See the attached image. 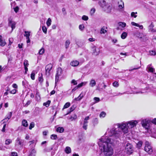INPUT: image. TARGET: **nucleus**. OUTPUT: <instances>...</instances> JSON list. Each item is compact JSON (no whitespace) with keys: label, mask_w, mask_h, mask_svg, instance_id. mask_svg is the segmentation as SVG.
<instances>
[{"label":"nucleus","mask_w":156,"mask_h":156,"mask_svg":"<svg viewBox=\"0 0 156 156\" xmlns=\"http://www.w3.org/2000/svg\"><path fill=\"white\" fill-rule=\"evenodd\" d=\"M43 75L41 74L40 76L39 77L38 80L40 83H41L43 81Z\"/></svg>","instance_id":"40"},{"label":"nucleus","mask_w":156,"mask_h":156,"mask_svg":"<svg viewBox=\"0 0 156 156\" xmlns=\"http://www.w3.org/2000/svg\"><path fill=\"white\" fill-rule=\"evenodd\" d=\"M92 51L93 54L95 55H98L99 53L100 50L99 48L95 46L92 48Z\"/></svg>","instance_id":"12"},{"label":"nucleus","mask_w":156,"mask_h":156,"mask_svg":"<svg viewBox=\"0 0 156 156\" xmlns=\"http://www.w3.org/2000/svg\"><path fill=\"white\" fill-rule=\"evenodd\" d=\"M25 34H24V36L26 37V38H29V37L30 35V32L29 31H25Z\"/></svg>","instance_id":"29"},{"label":"nucleus","mask_w":156,"mask_h":156,"mask_svg":"<svg viewBox=\"0 0 156 156\" xmlns=\"http://www.w3.org/2000/svg\"><path fill=\"white\" fill-rule=\"evenodd\" d=\"M79 28L80 30H82L84 29V26L82 25H80L79 26Z\"/></svg>","instance_id":"59"},{"label":"nucleus","mask_w":156,"mask_h":156,"mask_svg":"<svg viewBox=\"0 0 156 156\" xmlns=\"http://www.w3.org/2000/svg\"><path fill=\"white\" fill-rule=\"evenodd\" d=\"M88 19V17L85 16L83 15L82 17V19L84 20H87Z\"/></svg>","instance_id":"57"},{"label":"nucleus","mask_w":156,"mask_h":156,"mask_svg":"<svg viewBox=\"0 0 156 156\" xmlns=\"http://www.w3.org/2000/svg\"><path fill=\"white\" fill-rule=\"evenodd\" d=\"M22 125L24 127H27L28 126V123L27 121L25 119H23L22 121Z\"/></svg>","instance_id":"27"},{"label":"nucleus","mask_w":156,"mask_h":156,"mask_svg":"<svg viewBox=\"0 0 156 156\" xmlns=\"http://www.w3.org/2000/svg\"><path fill=\"white\" fill-rule=\"evenodd\" d=\"M13 38H9V45H10L13 42Z\"/></svg>","instance_id":"62"},{"label":"nucleus","mask_w":156,"mask_h":156,"mask_svg":"<svg viewBox=\"0 0 156 156\" xmlns=\"http://www.w3.org/2000/svg\"><path fill=\"white\" fill-rule=\"evenodd\" d=\"M105 115L106 113L104 112H102L100 115V118H104L105 117Z\"/></svg>","instance_id":"49"},{"label":"nucleus","mask_w":156,"mask_h":156,"mask_svg":"<svg viewBox=\"0 0 156 156\" xmlns=\"http://www.w3.org/2000/svg\"><path fill=\"white\" fill-rule=\"evenodd\" d=\"M42 29L44 33L45 34H46L47 33V28L45 26H43L42 27Z\"/></svg>","instance_id":"51"},{"label":"nucleus","mask_w":156,"mask_h":156,"mask_svg":"<svg viewBox=\"0 0 156 156\" xmlns=\"http://www.w3.org/2000/svg\"><path fill=\"white\" fill-rule=\"evenodd\" d=\"M70 43V41L69 40H68L66 41L65 43V47L66 49L68 48Z\"/></svg>","instance_id":"32"},{"label":"nucleus","mask_w":156,"mask_h":156,"mask_svg":"<svg viewBox=\"0 0 156 156\" xmlns=\"http://www.w3.org/2000/svg\"><path fill=\"white\" fill-rule=\"evenodd\" d=\"M89 119V116L86 117L84 119V121L83 124V128L85 130H86L87 129V120Z\"/></svg>","instance_id":"10"},{"label":"nucleus","mask_w":156,"mask_h":156,"mask_svg":"<svg viewBox=\"0 0 156 156\" xmlns=\"http://www.w3.org/2000/svg\"><path fill=\"white\" fill-rule=\"evenodd\" d=\"M94 99L95 101V103L98 102L100 101V98H99L94 97Z\"/></svg>","instance_id":"60"},{"label":"nucleus","mask_w":156,"mask_h":156,"mask_svg":"<svg viewBox=\"0 0 156 156\" xmlns=\"http://www.w3.org/2000/svg\"><path fill=\"white\" fill-rule=\"evenodd\" d=\"M53 67V65L49 64L47 65L45 67V74L47 76H49L51 73V69Z\"/></svg>","instance_id":"5"},{"label":"nucleus","mask_w":156,"mask_h":156,"mask_svg":"<svg viewBox=\"0 0 156 156\" xmlns=\"http://www.w3.org/2000/svg\"><path fill=\"white\" fill-rule=\"evenodd\" d=\"M51 101L49 100H48L47 101L43 103V105L45 106L46 107H48L50 105Z\"/></svg>","instance_id":"38"},{"label":"nucleus","mask_w":156,"mask_h":156,"mask_svg":"<svg viewBox=\"0 0 156 156\" xmlns=\"http://www.w3.org/2000/svg\"><path fill=\"white\" fill-rule=\"evenodd\" d=\"M53 148V147L52 146H51L50 147H46L44 150V152H49L52 150Z\"/></svg>","instance_id":"25"},{"label":"nucleus","mask_w":156,"mask_h":156,"mask_svg":"<svg viewBox=\"0 0 156 156\" xmlns=\"http://www.w3.org/2000/svg\"><path fill=\"white\" fill-rule=\"evenodd\" d=\"M138 122V121L133 120L115 124L109 131V134L115 136V139H118L122 135V132L124 133H128V129L136 127Z\"/></svg>","instance_id":"1"},{"label":"nucleus","mask_w":156,"mask_h":156,"mask_svg":"<svg viewBox=\"0 0 156 156\" xmlns=\"http://www.w3.org/2000/svg\"><path fill=\"white\" fill-rule=\"evenodd\" d=\"M51 20L50 18L48 19V20L46 22V24L48 27L50 26L51 24Z\"/></svg>","instance_id":"37"},{"label":"nucleus","mask_w":156,"mask_h":156,"mask_svg":"<svg viewBox=\"0 0 156 156\" xmlns=\"http://www.w3.org/2000/svg\"><path fill=\"white\" fill-rule=\"evenodd\" d=\"M12 115V112H9L8 113L7 116L6 118L3 119L4 122H7L8 120L11 118Z\"/></svg>","instance_id":"23"},{"label":"nucleus","mask_w":156,"mask_h":156,"mask_svg":"<svg viewBox=\"0 0 156 156\" xmlns=\"http://www.w3.org/2000/svg\"><path fill=\"white\" fill-rule=\"evenodd\" d=\"M95 11V8H93L90 10V14L91 16H92L94 15Z\"/></svg>","instance_id":"45"},{"label":"nucleus","mask_w":156,"mask_h":156,"mask_svg":"<svg viewBox=\"0 0 156 156\" xmlns=\"http://www.w3.org/2000/svg\"><path fill=\"white\" fill-rule=\"evenodd\" d=\"M76 107L75 105H73L72 107H70L69 109V112L66 114V115L69 114L71 112L73 111L75 108Z\"/></svg>","instance_id":"31"},{"label":"nucleus","mask_w":156,"mask_h":156,"mask_svg":"<svg viewBox=\"0 0 156 156\" xmlns=\"http://www.w3.org/2000/svg\"><path fill=\"white\" fill-rule=\"evenodd\" d=\"M44 49L43 48H41L40 50L39 53L40 55H42L44 53Z\"/></svg>","instance_id":"56"},{"label":"nucleus","mask_w":156,"mask_h":156,"mask_svg":"<svg viewBox=\"0 0 156 156\" xmlns=\"http://www.w3.org/2000/svg\"><path fill=\"white\" fill-rule=\"evenodd\" d=\"M87 83V82H82L77 86V87L78 88H80L83 85H85Z\"/></svg>","instance_id":"35"},{"label":"nucleus","mask_w":156,"mask_h":156,"mask_svg":"<svg viewBox=\"0 0 156 156\" xmlns=\"http://www.w3.org/2000/svg\"><path fill=\"white\" fill-rule=\"evenodd\" d=\"M36 92L35 98L36 99V100L37 101H40L41 100V97L39 93L38 92V91L37 90H36Z\"/></svg>","instance_id":"18"},{"label":"nucleus","mask_w":156,"mask_h":156,"mask_svg":"<svg viewBox=\"0 0 156 156\" xmlns=\"http://www.w3.org/2000/svg\"><path fill=\"white\" fill-rule=\"evenodd\" d=\"M142 144L143 142L142 141H139L137 144V146L139 147H141L142 145Z\"/></svg>","instance_id":"58"},{"label":"nucleus","mask_w":156,"mask_h":156,"mask_svg":"<svg viewBox=\"0 0 156 156\" xmlns=\"http://www.w3.org/2000/svg\"><path fill=\"white\" fill-rule=\"evenodd\" d=\"M11 94H14L16 93V90L15 89H14L10 91Z\"/></svg>","instance_id":"63"},{"label":"nucleus","mask_w":156,"mask_h":156,"mask_svg":"<svg viewBox=\"0 0 156 156\" xmlns=\"http://www.w3.org/2000/svg\"><path fill=\"white\" fill-rule=\"evenodd\" d=\"M12 115V112H9L8 113L7 116L6 118L3 119L4 122H7L8 120L11 118Z\"/></svg>","instance_id":"22"},{"label":"nucleus","mask_w":156,"mask_h":156,"mask_svg":"<svg viewBox=\"0 0 156 156\" xmlns=\"http://www.w3.org/2000/svg\"><path fill=\"white\" fill-rule=\"evenodd\" d=\"M56 131L60 133H62L64 131V129L62 127H58L56 129Z\"/></svg>","instance_id":"28"},{"label":"nucleus","mask_w":156,"mask_h":156,"mask_svg":"<svg viewBox=\"0 0 156 156\" xmlns=\"http://www.w3.org/2000/svg\"><path fill=\"white\" fill-rule=\"evenodd\" d=\"M71 83H73L74 85H76L77 83V81L74 79L73 80L71 81Z\"/></svg>","instance_id":"61"},{"label":"nucleus","mask_w":156,"mask_h":156,"mask_svg":"<svg viewBox=\"0 0 156 156\" xmlns=\"http://www.w3.org/2000/svg\"><path fill=\"white\" fill-rule=\"evenodd\" d=\"M35 124L34 122H31L29 128L30 129H31L32 128L34 127Z\"/></svg>","instance_id":"42"},{"label":"nucleus","mask_w":156,"mask_h":156,"mask_svg":"<svg viewBox=\"0 0 156 156\" xmlns=\"http://www.w3.org/2000/svg\"><path fill=\"white\" fill-rule=\"evenodd\" d=\"M12 142L11 140L8 139L5 141V144L6 145H9Z\"/></svg>","instance_id":"41"},{"label":"nucleus","mask_w":156,"mask_h":156,"mask_svg":"<svg viewBox=\"0 0 156 156\" xmlns=\"http://www.w3.org/2000/svg\"><path fill=\"white\" fill-rule=\"evenodd\" d=\"M79 62L77 61H72L70 65L73 66H78L79 64Z\"/></svg>","instance_id":"20"},{"label":"nucleus","mask_w":156,"mask_h":156,"mask_svg":"<svg viewBox=\"0 0 156 156\" xmlns=\"http://www.w3.org/2000/svg\"><path fill=\"white\" fill-rule=\"evenodd\" d=\"M96 84V83L95 80L94 79H92L90 81V83H89L90 86L92 87H93Z\"/></svg>","instance_id":"24"},{"label":"nucleus","mask_w":156,"mask_h":156,"mask_svg":"<svg viewBox=\"0 0 156 156\" xmlns=\"http://www.w3.org/2000/svg\"><path fill=\"white\" fill-rule=\"evenodd\" d=\"M119 25V26L121 27L122 28H123L126 26V24L125 23L119 22L118 23Z\"/></svg>","instance_id":"33"},{"label":"nucleus","mask_w":156,"mask_h":156,"mask_svg":"<svg viewBox=\"0 0 156 156\" xmlns=\"http://www.w3.org/2000/svg\"><path fill=\"white\" fill-rule=\"evenodd\" d=\"M154 23L153 22H151L148 27V31L152 33L156 32V30L154 28Z\"/></svg>","instance_id":"11"},{"label":"nucleus","mask_w":156,"mask_h":156,"mask_svg":"<svg viewBox=\"0 0 156 156\" xmlns=\"http://www.w3.org/2000/svg\"><path fill=\"white\" fill-rule=\"evenodd\" d=\"M112 90H111L109 91V92H111L110 94H111V95H112L113 96H118V95H119L120 94H121V93H119L117 94H116V93H114V94H112L111 92H112Z\"/></svg>","instance_id":"53"},{"label":"nucleus","mask_w":156,"mask_h":156,"mask_svg":"<svg viewBox=\"0 0 156 156\" xmlns=\"http://www.w3.org/2000/svg\"><path fill=\"white\" fill-rule=\"evenodd\" d=\"M151 121L150 120L145 119L141 121V124L146 129H148L149 127V123Z\"/></svg>","instance_id":"8"},{"label":"nucleus","mask_w":156,"mask_h":156,"mask_svg":"<svg viewBox=\"0 0 156 156\" xmlns=\"http://www.w3.org/2000/svg\"><path fill=\"white\" fill-rule=\"evenodd\" d=\"M23 142L24 140H23L18 137L16 140L15 146L16 148H22Z\"/></svg>","instance_id":"6"},{"label":"nucleus","mask_w":156,"mask_h":156,"mask_svg":"<svg viewBox=\"0 0 156 156\" xmlns=\"http://www.w3.org/2000/svg\"><path fill=\"white\" fill-rule=\"evenodd\" d=\"M0 45L1 46H4L6 44L5 40H2L1 42H0Z\"/></svg>","instance_id":"47"},{"label":"nucleus","mask_w":156,"mask_h":156,"mask_svg":"<svg viewBox=\"0 0 156 156\" xmlns=\"http://www.w3.org/2000/svg\"><path fill=\"white\" fill-rule=\"evenodd\" d=\"M137 14V12H132L131 14V16L132 17H134V18H136L137 16L136 15Z\"/></svg>","instance_id":"43"},{"label":"nucleus","mask_w":156,"mask_h":156,"mask_svg":"<svg viewBox=\"0 0 156 156\" xmlns=\"http://www.w3.org/2000/svg\"><path fill=\"white\" fill-rule=\"evenodd\" d=\"M51 138L53 140H56L57 139V135L55 134H52L51 135Z\"/></svg>","instance_id":"48"},{"label":"nucleus","mask_w":156,"mask_h":156,"mask_svg":"<svg viewBox=\"0 0 156 156\" xmlns=\"http://www.w3.org/2000/svg\"><path fill=\"white\" fill-rule=\"evenodd\" d=\"M113 86L116 87H117L119 86V83L118 82L116 81L112 83Z\"/></svg>","instance_id":"44"},{"label":"nucleus","mask_w":156,"mask_h":156,"mask_svg":"<svg viewBox=\"0 0 156 156\" xmlns=\"http://www.w3.org/2000/svg\"><path fill=\"white\" fill-rule=\"evenodd\" d=\"M83 97V95L81 93L77 98H75V100L76 101H79L81 100Z\"/></svg>","instance_id":"34"},{"label":"nucleus","mask_w":156,"mask_h":156,"mask_svg":"<svg viewBox=\"0 0 156 156\" xmlns=\"http://www.w3.org/2000/svg\"><path fill=\"white\" fill-rule=\"evenodd\" d=\"M149 54L151 55H155L156 52L152 50L149 51Z\"/></svg>","instance_id":"50"},{"label":"nucleus","mask_w":156,"mask_h":156,"mask_svg":"<svg viewBox=\"0 0 156 156\" xmlns=\"http://www.w3.org/2000/svg\"><path fill=\"white\" fill-rule=\"evenodd\" d=\"M62 69L61 68H58L57 69L56 73L55 75V83L57 82L59 80V77L61 76L62 73Z\"/></svg>","instance_id":"7"},{"label":"nucleus","mask_w":156,"mask_h":156,"mask_svg":"<svg viewBox=\"0 0 156 156\" xmlns=\"http://www.w3.org/2000/svg\"><path fill=\"white\" fill-rule=\"evenodd\" d=\"M127 35V33L126 32H124L122 33V34L121 35V38L122 39H125Z\"/></svg>","instance_id":"30"},{"label":"nucleus","mask_w":156,"mask_h":156,"mask_svg":"<svg viewBox=\"0 0 156 156\" xmlns=\"http://www.w3.org/2000/svg\"><path fill=\"white\" fill-rule=\"evenodd\" d=\"M23 65L25 70V74L27 73V72L28 70L27 67L29 66L28 62L27 60H25L23 62Z\"/></svg>","instance_id":"14"},{"label":"nucleus","mask_w":156,"mask_h":156,"mask_svg":"<svg viewBox=\"0 0 156 156\" xmlns=\"http://www.w3.org/2000/svg\"><path fill=\"white\" fill-rule=\"evenodd\" d=\"M70 106V103L69 102H67L64 105L63 109L68 108Z\"/></svg>","instance_id":"46"},{"label":"nucleus","mask_w":156,"mask_h":156,"mask_svg":"<svg viewBox=\"0 0 156 156\" xmlns=\"http://www.w3.org/2000/svg\"><path fill=\"white\" fill-rule=\"evenodd\" d=\"M107 31L105 29V27H102L100 30V33L102 34H105V33L107 32Z\"/></svg>","instance_id":"39"},{"label":"nucleus","mask_w":156,"mask_h":156,"mask_svg":"<svg viewBox=\"0 0 156 156\" xmlns=\"http://www.w3.org/2000/svg\"><path fill=\"white\" fill-rule=\"evenodd\" d=\"M109 131L108 134V136H103L99 139L98 144L100 149L103 151L105 156H111L113 154V150L110 145H112L116 139L115 136H110L109 134Z\"/></svg>","instance_id":"2"},{"label":"nucleus","mask_w":156,"mask_h":156,"mask_svg":"<svg viewBox=\"0 0 156 156\" xmlns=\"http://www.w3.org/2000/svg\"><path fill=\"white\" fill-rule=\"evenodd\" d=\"M16 24V23L15 22L12 21L11 20H9V26L11 27L12 30H13V29L15 28Z\"/></svg>","instance_id":"13"},{"label":"nucleus","mask_w":156,"mask_h":156,"mask_svg":"<svg viewBox=\"0 0 156 156\" xmlns=\"http://www.w3.org/2000/svg\"><path fill=\"white\" fill-rule=\"evenodd\" d=\"M103 9L107 13L111 12L112 9L111 4L110 3H107Z\"/></svg>","instance_id":"9"},{"label":"nucleus","mask_w":156,"mask_h":156,"mask_svg":"<svg viewBox=\"0 0 156 156\" xmlns=\"http://www.w3.org/2000/svg\"><path fill=\"white\" fill-rule=\"evenodd\" d=\"M131 24L133 26H135L139 27V28L141 29H142L143 28V25H140L138 24L137 23H136L135 22H132L131 23Z\"/></svg>","instance_id":"19"},{"label":"nucleus","mask_w":156,"mask_h":156,"mask_svg":"<svg viewBox=\"0 0 156 156\" xmlns=\"http://www.w3.org/2000/svg\"><path fill=\"white\" fill-rule=\"evenodd\" d=\"M65 151L66 153L67 154L70 153L71 151V148L69 147H66Z\"/></svg>","instance_id":"26"},{"label":"nucleus","mask_w":156,"mask_h":156,"mask_svg":"<svg viewBox=\"0 0 156 156\" xmlns=\"http://www.w3.org/2000/svg\"><path fill=\"white\" fill-rule=\"evenodd\" d=\"M77 118V116L76 114H74L73 116H71L69 118L71 121H73V120H75Z\"/></svg>","instance_id":"36"},{"label":"nucleus","mask_w":156,"mask_h":156,"mask_svg":"<svg viewBox=\"0 0 156 156\" xmlns=\"http://www.w3.org/2000/svg\"><path fill=\"white\" fill-rule=\"evenodd\" d=\"M76 43L78 47H82L83 44V43L81 42H76Z\"/></svg>","instance_id":"55"},{"label":"nucleus","mask_w":156,"mask_h":156,"mask_svg":"<svg viewBox=\"0 0 156 156\" xmlns=\"http://www.w3.org/2000/svg\"><path fill=\"white\" fill-rule=\"evenodd\" d=\"M99 4L101 7L104 8L106 5L107 4H106V2L105 0H102L99 2Z\"/></svg>","instance_id":"17"},{"label":"nucleus","mask_w":156,"mask_h":156,"mask_svg":"<svg viewBox=\"0 0 156 156\" xmlns=\"http://www.w3.org/2000/svg\"><path fill=\"white\" fill-rule=\"evenodd\" d=\"M119 7L120 9L123 8L124 7V4L123 2L121 0H120L118 2Z\"/></svg>","instance_id":"21"},{"label":"nucleus","mask_w":156,"mask_h":156,"mask_svg":"<svg viewBox=\"0 0 156 156\" xmlns=\"http://www.w3.org/2000/svg\"><path fill=\"white\" fill-rule=\"evenodd\" d=\"M144 150L145 151L150 154H151L153 152V150L152 147L149 142L147 141L145 142Z\"/></svg>","instance_id":"4"},{"label":"nucleus","mask_w":156,"mask_h":156,"mask_svg":"<svg viewBox=\"0 0 156 156\" xmlns=\"http://www.w3.org/2000/svg\"><path fill=\"white\" fill-rule=\"evenodd\" d=\"M35 74L34 71H33L31 74L30 77L32 80H34L35 79Z\"/></svg>","instance_id":"54"},{"label":"nucleus","mask_w":156,"mask_h":156,"mask_svg":"<svg viewBox=\"0 0 156 156\" xmlns=\"http://www.w3.org/2000/svg\"><path fill=\"white\" fill-rule=\"evenodd\" d=\"M125 152L128 154H130L133 152V145L129 143H127L125 145Z\"/></svg>","instance_id":"3"},{"label":"nucleus","mask_w":156,"mask_h":156,"mask_svg":"<svg viewBox=\"0 0 156 156\" xmlns=\"http://www.w3.org/2000/svg\"><path fill=\"white\" fill-rule=\"evenodd\" d=\"M36 151L34 147H32L30 150L28 156H35Z\"/></svg>","instance_id":"16"},{"label":"nucleus","mask_w":156,"mask_h":156,"mask_svg":"<svg viewBox=\"0 0 156 156\" xmlns=\"http://www.w3.org/2000/svg\"><path fill=\"white\" fill-rule=\"evenodd\" d=\"M11 156H18L16 152H12L11 153Z\"/></svg>","instance_id":"64"},{"label":"nucleus","mask_w":156,"mask_h":156,"mask_svg":"<svg viewBox=\"0 0 156 156\" xmlns=\"http://www.w3.org/2000/svg\"><path fill=\"white\" fill-rule=\"evenodd\" d=\"M22 85L24 87H26L28 84V82L26 80H24L22 82Z\"/></svg>","instance_id":"52"},{"label":"nucleus","mask_w":156,"mask_h":156,"mask_svg":"<svg viewBox=\"0 0 156 156\" xmlns=\"http://www.w3.org/2000/svg\"><path fill=\"white\" fill-rule=\"evenodd\" d=\"M151 64H150L148 65L146 68V70L148 72L153 73L154 71V69L151 67Z\"/></svg>","instance_id":"15"}]
</instances>
